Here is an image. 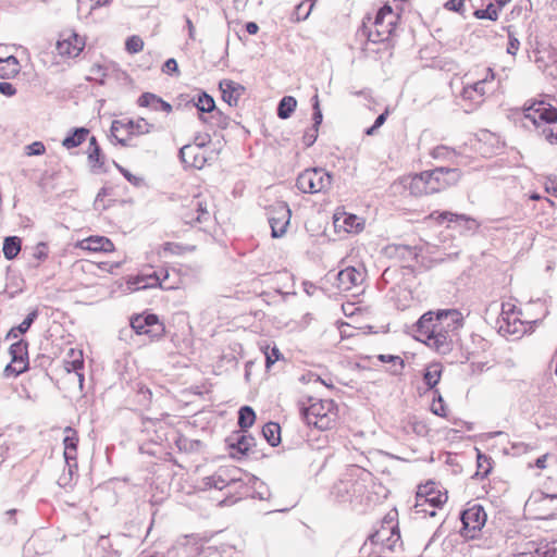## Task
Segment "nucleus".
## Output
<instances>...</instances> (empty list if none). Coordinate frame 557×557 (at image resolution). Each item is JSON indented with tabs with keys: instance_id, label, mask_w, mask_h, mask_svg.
<instances>
[{
	"instance_id": "obj_28",
	"label": "nucleus",
	"mask_w": 557,
	"mask_h": 557,
	"mask_svg": "<svg viewBox=\"0 0 557 557\" xmlns=\"http://www.w3.org/2000/svg\"><path fill=\"white\" fill-rule=\"evenodd\" d=\"M137 106L140 108H147L153 111H162L171 113L173 108L171 103L163 100L161 97L152 92H144L137 99Z\"/></svg>"
},
{
	"instance_id": "obj_15",
	"label": "nucleus",
	"mask_w": 557,
	"mask_h": 557,
	"mask_svg": "<svg viewBox=\"0 0 557 557\" xmlns=\"http://www.w3.org/2000/svg\"><path fill=\"white\" fill-rule=\"evenodd\" d=\"M487 515L483 506L479 504H468V507L461 515V535L468 540L476 539L485 525Z\"/></svg>"
},
{
	"instance_id": "obj_7",
	"label": "nucleus",
	"mask_w": 557,
	"mask_h": 557,
	"mask_svg": "<svg viewBox=\"0 0 557 557\" xmlns=\"http://www.w3.org/2000/svg\"><path fill=\"white\" fill-rule=\"evenodd\" d=\"M522 112L549 144H557V108L547 101L533 99L524 103Z\"/></svg>"
},
{
	"instance_id": "obj_25",
	"label": "nucleus",
	"mask_w": 557,
	"mask_h": 557,
	"mask_svg": "<svg viewBox=\"0 0 557 557\" xmlns=\"http://www.w3.org/2000/svg\"><path fill=\"white\" fill-rule=\"evenodd\" d=\"M222 99L231 107H237L246 88L232 79H222L219 84Z\"/></svg>"
},
{
	"instance_id": "obj_33",
	"label": "nucleus",
	"mask_w": 557,
	"mask_h": 557,
	"mask_svg": "<svg viewBox=\"0 0 557 557\" xmlns=\"http://www.w3.org/2000/svg\"><path fill=\"white\" fill-rule=\"evenodd\" d=\"M403 429L406 432H412L418 435H426L429 433L426 421L416 414H408L405 417L403 420Z\"/></svg>"
},
{
	"instance_id": "obj_10",
	"label": "nucleus",
	"mask_w": 557,
	"mask_h": 557,
	"mask_svg": "<svg viewBox=\"0 0 557 557\" xmlns=\"http://www.w3.org/2000/svg\"><path fill=\"white\" fill-rule=\"evenodd\" d=\"M153 129L154 125L141 116L114 120L111 124V134L122 146H128L133 137L150 134Z\"/></svg>"
},
{
	"instance_id": "obj_51",
	"label": "nucleus",
	"mask_w": 557,
	"mask_h": 557,
	"mask_svg": "<svg viewBox=\"0 0 557 557\" xmlns=\"http://www.w3.org/2000/svg\"><path fill=\"white\" fill-rule=\"evenodd\" d=\"M468 359L471 362V366L474 370L483 371L485 366H488L492 361V359L484 357V360L480 359V356L475 351H469L468 352Z\"/></svg>"
},
{
	"instance_id": "obj_53",
	"label": "nucleus",
	"mask_w": 557,
	"mask_h": 557,
	"mask_svg": "<svg viewBox=\"0 0 557 557\" xmlns=\"http://www.w3.org/2000/svg\"><path fill=\"white\" fill-rule=\"evenodd\" d=\"M49 256V247L46 243L40 242L34 248L33 257L38 262H44L48 259Z\"/></svg>"
},
{
	"instance_id": "obj_39",
	"label": "nucleus",
	"mask_w": 557,
	"mask_h": 557,
	"mask_svg": "<svg viewBox=\"0 0 557 557\" xmlns=\"http://www.w3.org/2000/svg\"><path fill=\"white\" fill-rule=\"evenodd\" d=\"M256 421V413L249 406H244L238 411V426L242 431L250 429Z\"/></svg>"
},
{
	"instance_id": "obj_47",
	"label": "nucleus",
	"mask_w": 557,
	"mask_h": 557,
	"mask_svg": "<svg viewBox=\"0 0 557 557\" xmlns=\"http://www.w3.org/2000/svg\"><path fill=\"white\" fill-rule=\"evenodd\" d=\"M265 356V367L270 369L276 361L283 358L282 352L276 346L270 347L269 345L262 348Z\"/></svg>"
},
{
	"instance_id": "obj_44",
	"label": "nucleus",
	"mask_w": 557,
	"mask_h": 557,
	"mask_svg": "<svg viewBox=\"0 0 557 557\" xmlns=\"http://www.w3.org/2000/svg\"><path fill=\"white\" fill-rule=\"evenodd\" d=\"M500 10L497 4L490 3L486 9L475 10L473 14L479 20L497 21Z\"/></svg>"
},
{
	"instance_id": "obj_64",
	"label": "nucleus",
	"mask_w": 557,
	"mask_h": 557,
	"mask_svg": "<svg viewBox=\"0 0 557 557\" xmlns=\"http://www.w3.org/2000/svg\"><path fill=\"white\" fill-rule=\"evenodd\" d=\"M138 393L141 394L147 401H149V403L151 401V399H152V392H151L150 388H148L145 385H141L138 388Z\"/></svg>"
},
{
	"instance_id": "obj_9",
	"label": "nucleus",
	"mask_w": 557,
	"mask_h": 557,
	"mask_svg": "<svg viewBox=\"0 0 557 557\" xmlns=\"http://www.w3.org/2000/svg\"><path fill=\"white\" fill-rule=\"evenodd\" d=\"M309 405H301V413L308 424L320 430L332 429L338 418V408L333 399H318L310 397Z\"/></svg>"
},
{
	"instance_id": "obj_36",
	"label": "nucleus",
	"mask_w": 557,
	"mask_h": 557,
	"mask_svg": "<svg viewBox=\"0 0 557 557\" xmlns=\"http://www.w3.org/2000/svg\"><path fill=\"white\" fill-rule=\"evenodd\" d=\"M21 248H22V240L20 237L9 236V237L4 238L2 250H3V255H4L5 259H8V260L15 259L18 256Z\"/></svg>"
},
{
	"instance_id": "obj_11",
	"label": "nucleus",
	"mask_w": 557,
	"mask_h": 557,
	"mask_svg": "<svg viewBox=\"0 0 557 557\" xmlns=\"http://www.w3.org/2000/svg\"><path fill=\"white\" fill-rule=\"evenodd\" d=\"M196 232L188 230H176L172 233L169 240L160 245L156 253L159 258H170L175 256H184L194 251L197 247Z\"/></svg>"
},
{
	"instance_id": "obj_41",
	"label": "nucleus",
	"mask_w": 557,
	"mask_h": 557,
	"mask_svg": "<svg viewBox=\"0 0 557 557\" xmlns=\"http://www.w3.org/2000/svg\"><path fill=\"white\" fill-rule=\"evenodd\" d=\"M195 106L200 112L199 115H205V113H212L216 109L214 99L207 92H201L197 96Z\"/></svg>"
},
{
	"instance_id": "obj_60",
	"label": "nucleus",
	"mask_w": 557,
	"mask_h": 557,
	"mask_svg": "<svg viewBox=\"0 0 557 557\" xmlns=\"http://www.w3.org/2000/svg\"><path fill=\"white\" fill-rule=\"evenodd\" d=\"M0 94L12 97L16 94V88L11 83L2 82L0 83Z\"/></svg>"
},
{
	"instance_id": "obj_22",
	"label": "nucleus",
	"mask_w": 557,
	"mask_h": 557,
	"mask_svg": "<svg viewBox=\"0 0 557 557\" xmlns=\"http://www.w3.org/2000/svg\"><path fill=\"white\" fill-rule=\"evenodd\" d=\"M208 150L203 144H188L181 148L180 157L185 168L202 169L207 163Z\"/></svg>"
},
{
	"instance_id": "obj_1",
	"label": "nucleus",
	"mask_w": 557,
	"mask_h": 557,
	"mask_svg": "<svg viewBox=\"0 0 557 557\" xmlns=\"http://www.w3.org/2000/svg\"><path fill=\"white\" fill-rule=\"evenodd\" d=\"M463 325V315L457 309L429 311L417 323V338L437 351H446L450 335Z\"/></svg>"
},
{
	"instance_id": "obj_16",
	"label": "nucleus",
	"mask_w": 557,
	"mask_h": 557,
	"mask_svg": "<svg viewBox=\"0 0 557 557\" xmlns=\"http://www.w3.org/2000/svg\"><path fill=\"white\" fill-rule=\"evenodd\" d=\"M131 326L137 335H145L150 341L164 336L165 326L159 317L153 313H140L131 319Z\"/></svg>"
},
{
	"instance_id": "obj_29",
	"label": "nucleus",
	"mask_w": 557,
	"mask_h": 557,
	"mask_svg": "<svg viewBox=\"0 0 557 557\" xmlns=\"http://www.w3.org/2000/svg\"><path fill=\"white\" fill-rule=\"evenodd\" d=\"M64 367L67 372H76L79 377V382L82 383L84 380V375L81 373V371L84 369L83 350L78 348H70L64 358Z\"/></svg>"
},
{
	"instance_id": "obj_17",
	"label": "nucleus",
	"mask_w": 557,
	"mask_h": 557,
	"mask_svg": "<svg viewBox=\"0 0 557 557\" xmlns=\"http://www.w3.org/2000/svg\"><path fill=\"white\" fill-rule=\"evenodd\" d=\"M85 38L73 29H64L57 41L58 54L63 59L76 58L84 50Z\"/></svg>"
},
{
	"instance_id": "obj_38",
	"label": "nucleus",
	"mask_w": 557,
	"mask_h": 557,
	"mask_svg": "<svg viewBox=\"0 0 557 557\" xmlns=\"http://www.w3.org/2000/svg\"><path fill=\"white\" fill-rule=\"evenodd\" d=\"M210 117H207L205 115H199V119L203 122L209 124L212 127H218L221 129H225L230 125V117L224 114L222 111L215 109L212 113H210Z\"/></svg>"
},
{
	"instance_id": "obj_34",
	"label": "nucleus",
	"mask_w": 557,
	"mask_h": 557,
	"mask_svg": "<svg viewBox=\"0 0 557 557\" xmlns=\"http://www.w3.org/2000/svg\"><path fill=\"white\" fill-rule=\"evenodd\" d=\"M89 133V129L86 127L75 128L64 137L62 140V146L67 150L76 148L87 140Z\"/></svg>"
},
{
	"instance_id": "obj_45",
	"label": "nucleus",
	"mask_w": 557,
	"mask_h": 557,
	"mask_svg": "<svg viewBox=\"0 0 557 557\" xmlns=\"http://www.w3.org/2000/svg\"><path fill=\"white\" fill-rule=\"evenodd\" d=\"M37 310H33L30 313H28V315L22 321V323L17 327H13L9 331L7 337H16V331H18L20 333L27 332L33 322L35 321V319L37 318Z\"/></svg>"
},
{
	"instance_id": "obj_2",
	"label": "nucleus",
	"mask_w": 557,
	"mask_h": 557,
	"mask_svg": "<svg viewBox=\"0 0 557 557\" xmlns=\"http://www.w3.org/2000/svg\"><path fill=\"white\" fill-rule=\"evenodd\" d=\"M496 89L494 70L486 63L471 66L463 75L461 101L471 110L480 107Z\"/></svg>"
},
{
	"instance_id": "obj_54",
	"label": "nucleus",
	"mask_w": 557,
	"mask_h": 557,
	"mask_svg": "<svg viewBox=\"0 0 557 557\" xmlns=\"http://www.w3.org/2000/svg\"><path fill=\"white\" fill-rule=\"evenodd\" d=\"M388 115H389V109H388V108H386V109L384 110V112H383L382 114H380V115L376 117V120H375L374 124H373L370 128H368V129L366 131V134H367L368 136H372V135H374V133L376 132V129H377V128H380V127L385 123V121H386V119H387V116H388Z\"/></svg>"
},
{
	"instance_id": "obj_32",
	"label": "nucleus",
	"mask_w": 557,
	"mask_h": 557,
	"mask_svg": "<svg viewBox=\"0 0 557 557\" xmlns=\"http://www.w3.org/2000/svg\"><path fill=\"white\" fill-rule=\"evenodd\" d=\"M443 374V366L440 362H433L425 367L423 371V382L429 389H434L440 383Z\"/></svg>"
},
{
	"instance_id": "obj_42",
	"label": "nucleus",
	"mask_w": 557,
	"mask_h": 557,
	"mask_svg": "<svg viewBox=\"0 0 557 557\" xmlns=\"http://www.w3.org/2000/svg\"><path fill=\"white\" fill-rule=\"evenodd\" d=\"M297 107V100L292 96H285L278 103L277 115L281 119H288Z\"/></svg>"
},
{
	"instance_id": "obj_50",
	"label": "nucleus",
	"mask_w": 557,
	"mask_h": 557,
	"mask_svg": "<svg viewBox=\"0 0 557 557\" xmlns=\"http://www.w3.org/2000/svg\"><path fill=\"white\" fill-rule=\"evenodd\" d=\"M319 129L320 128L311 125L304 132L301 141L305 147H311L317 141Z\"/></svg>"
},
{
	"instance_id": "obj_37",
	"label": "nucleus",
	"mask_w": 557,
	"mask_h": 557,
	"mask_svg": "<svg viewBox=\"0 0 557 557\" xmlns=\"http://www.w3.org/2000/svg\"><path fill=\"white\" fill-rule=\"evenodd\" d=\"M425 220L437 225H442L445 222L454 223L459 220H465V216L450 211H433L425 218Z\"/></svg>"
},
{
	"instance_id": "obj_23",
	"label": "nucleus",
	"mask_w": 557,
	"mask_h": 557,
	"mask_svg": "<svg viewBox=\"0 0 557 557\" xmlns=\"http://www.w3.org/2000/svg\"><path fill=\"white\" fill-rule=\"evenodd\" d=\"M168 278V272L164 274L162 278L156 274L131 276L127 280V288L132 292L151 288L156 286H160L161 288L168 290L176 288L177 286L175 284L169 283Z\"/></svg>"
},
{
	"instance_id": "obj_46",
	"label": "nucleus",
	"mask_w": 557,
	"mask_h": 557,
	"mask_svg": "<svg viewBox=\"0 0 557 557\" xmlns=\"http://www.w3.org/2000/svg\"><path fill=\"white\" fill-rule=\"evenodd\" d=\"M203 484L208 488L223 490L227 486L228 480L224 479L219 472L203 479Z\"/></svg>"
},
{
	"instance_id": "obj_27",
	"label": "nucleus",
	"mask_w": 557,
	"mask_h": 557,
	"mask_svg": "<svg viewBox=\"0 0 557 557\" xmlns=\"http://www.w3.org/2000/svg\"><path fill=\"white\" fill-rule=\"evenodd\" d=\"M63 457L65 463H70V461L77 462L78 456V444H79V435L77 430L66 426L63 430Z\"/></svg>"
},
{
	"instance_id": "obj_31",
	"label": "nucleus",
	"mask_w": 557,
	"mask_h": 557,
	"mask_svg": "<svg viewBox=\"0 0 557 557\" xmlns=\"http://www.w3.org/2000/svg\"><path fill=\"white\" fill-rule=\"evenodd\" d=\"M88 162L92 169L101 170L104 166V154L95 136L89 138V145L87 149Z\"/></svg>"
},
{
	"instance_id": "obj_35",
	"label": "nucleus",
	"mask_w": 557,
	"mask_h": 557,
	"mask_svg": "<svg viewBox=\"0 0 557 557\" xmlns=\"http://www.w3.org/2000/svg\"><path fill=\"white\" fill-rule=\"evenodd\" d=\"M67 470L64 471L58 479L59 486L63 488H73L77 481V471L78 465L77 462L70 461L66 463Z\"/></svg>"
},
{
	"instance_id": "obj_19",
	"label": "nucleus",
	"mask_w": 557,
	"mask_h": 557,
	"mask_svg": "<svg viewBox=\"0 0 557 557\" xmlns=\"http://www.w3.org/2000/svg\"><path fill=\"white\" fill-rule=\"evenodd\" d=\"M269 223L273 237H282L289 225L292 212L284 201H276L268 208Z\"/></svg>"
},
{
	"instance_id": "obj_3",
	"label": "nucleus",
	"mask_w": 557,
	"mask_h": 557,
	"mask_svg": "<svg viewBox=\"0 0 557 557\" xmlns=\"http://www.w3.org/2000/svg\"><path fill=\"white\" fill-rule=\"evenodd\" d=\"M462 176L460 169L438 166L412 175L408 183V189L414 197L440 194L457 186Z\"/></svg>"
},
{
	"instance_id": "obj_43",
	"label": "nucleus",
	"mask_w": 557,
	"mask_h": 557,
	"mask_svg": "<svg viewBox=\"0 0 557 557\" xmlns=\"http://www.w3.org/2000/svg\"><path fill=\"white\" fill-rule=\"evenodd\" d=\"M431 411L442 418H446L448 416V407L445 404L443 396L437 389H434V396L431 404Z\"/></svg>"
},
{
	"instance_id": "obj_56",
	"label": "nucleus",
	"mask_w": 557,
	"mask_h": 557,
	"mask_svg": "<svg viewBox=\"0 0 557 557\" xmlns=\"http://www.w3.org/2000/svg\"><path fill=\"white\" fill-rule=\"evenodd\" d=\"M465 1L466 0H448L444 3V8L447 11L462 14L465 12Z\"/></svg>"
},
{
	"instance_id": "obj_52",
	"label": "nucleus",
	"mask_w": 557,
	"mask_h": 557,
	"mask_svg": "<svg viewBox=\"0 0 557 557\" xmlns=\"http://www.w3.org/2000/svg\"><path fill=\"white\" fill-rule=\"evenodd\" d=\"M27 157L42 156L46 152V146L42 141H34L24 148Z\"/></svg>"
},
{
	"instance_id": "obj_48",
	"label": "nucleus",
	"mask_w": 557,
	"mask_h": 557,
	"mask_svg": "<svg viewBox=\"0 0 557 557\" xmlns=\"http://www.w3.org/2000/svg\"><path fill=\"white\" fill-rule=\"evenodd\" d=\"M555 465H557L555 451L546 453L540 456L534 462V467H536L541 471L548 470Z\"/></svg>"
},
{
	"instance_id": "obj_24",
	"label": "nucleus",
	"mask_w": 557,
	"mask_h": 557,
	"mask_svg": "<svg viewBox=\"0 0 557 557\" xmlns=\"http://www.w3.org/2000/svg\"><path fill=\"white\" fill-rule=\"evenodd\" d=\"M75 248L89 253H112L116 250L114 243L107 236L90 235L77 240Z\"/></svg>"
},
{
	"instance_id": "obj_63",
	"label": "nucleus",
	"mask_w": 557,
	"mask_h": 557,
	"mask_svg": "<svg viewBox=\"0 0 557 557\" xmlns=\"http://www.w3.org/2000/svg\"><path fill=\"white\" fill-rule=\"evenodd\" d=\"M480 140L492 141L496 143L497 145L499 144L498 137L495 134L486 131L481 133Z\"/></svg>"
},
{
	"instance_id": "obj_62",
	"label": "nucleus",
	"mask_w": 557,
	"mask_h": 557,
	"mask_svg": "<svg viewBox=\"0 0 557 557\" xmlns=\"http://www.w3.org/2000/svg\"><path fill=\"white\" fill-rule=\"evenodd\" d=\"M519 47H520L519 40L517 38L510 36L508 47H507V52L515 55L517 53V51L519 50Z\"/></svg>"
},
{
	"instance_id": "obj_26",
	"label": "nucleus",
	"mask_w": 557,
	"mask_h": 557,
	"mask_svg": "<svg viewBox=\"0 0 557 557\" xmlns=\"http://www.w3.org/2000/svg\"><path fill=\"white\" fill-rule=\"evenodd\" d=\"M363 281V274L354 267H347L337 274V288L341 292H350Z\"/></svg>"
},
{
	"instance_id": "obj_13",
	"label": "nucleus",
	"mask_w": 557,
	"mask_h": 557,
	"mask_svg": "<svg viewBox=\"0 0 557 557\" xmlns=\"http://www.w3.org/2000/svg\"><path fill=\"white\" fill-rule=\"evenodd\" d=\"M557 550L548 543L521 540L511 543L503 557H556Z\"/></svg>"
},
{
	"instance_id": "obj_6",
	"label": "nucleus",
	"mask_w": 557,
	"mask_h": 557,
	"mask_svg": "<svg viewBox=\"0 0 557 557\" xmlns=\"http://www.w3.org/2000/svg\"><path fill=\"white\" fill-rule=\"evenodd\" d=\"M397 516L396 510L388 511L381 521L380 528L364 543L366 547H370L372 555L387 557L397 546H400Z\"/></svg>"
},
{
	"instance_id": "obj_55",
	"label": "nucleus",
	"mask_w": 557,
	"mask_h": 557,
	"mask_svg": "<svg viewBox=\"0 0 557 557\" xmlns=\"http://www.w3.org/2000/svg\"><path fill=\"white\" fill-rule=\"evenodd\" d=\"M322 120H323V115H322V111L320 109L319 96L314 95V97H313V124H312V126H315V127L320 128Z\"/></svg>"
},
{
	"instance_id": "obj_18",
	"label": "nucleus",
	"mask_w": 557,
	"mask_h": 557,
	"mask_svg": "<svg viewBox=\"0 0 557 557\" xmlns=\"http://www.w3.org/2000/svg\"><path fill=\"white\" fill-rule=\"evenodd\" d=\"M10 363L4 368L7 376H17L28 370V344L25 341H18L10 346Z\"/></svg>"
},
{
	"instance_id": "obj_14",
	"label": "nucleus",
	"mask_w": 557,
	"mask_h": 557,
	"mask_svg": "<svg viewBox=\"0 0 557 557\" xmlns=\"http://www.w3.org/2000/svg\"><path fill=\"white\" fill-rule=\"evenodd\" d=\"M332 184V176L323 169H307L301 172L296 181V186L301 193L317 194L326 190Z\"/></svg>"
},
{
	"instance_id": "obj_8",
	"label": "nucleus",
	"mask_w": 557,
	"mask_h": 557,
	"mask_svg": "<svg viewBox=\"0 0 557 557\" xmlns=\"http://www.w3.org/2000/svg\"><path fill=\"white\" fill-rule=\"evenodd\" d=\"M448 500V492L441 483L429 480L419 484L416 492L414 511L422 518L435 517Z\"/></svg>"
},
{
	"instance_id": "obj_61",
	"label": "nucleus",
	"mask_w": 557,
	"mask_h": 557,
	"mask_svg": "<svg viewBox=\"0 0 557 557\" xmlns=\"http://www.w3.org/2000/svg\"><path fill=\"white\" fill-rule=\"evenodd\" d=\"M163 72L168 74H173L178 72V65L175 59H169L165 61L163 65Z\"/></svg>"
},
{
	"instance_id": "obj_57",
	"label": "nucleus",
	"mask_w": 557,
	"mask_h": 557,
	"mask_svg": "<svg viewBox=\"0 0 557 557\" xmlns=\"http://www.w3.org/2000/svg\"><path fill=\"white\" fill-rule=\"evenodd\" d=\"M121 267V262H98L97 268L101 271H106L108 273H113L116 269Z\"/></svg>"
},
{
	"instance_id": "obj_5",
	"label": "nucleus",
	"mask_w": 557,
	"mask_h": 557,
	"mask_svg": "<svg viewBox=\"0 0 557 557\" xmlns=\"http://www.w3.org/2000/svg\"><path fill=\"white\" fill-rule=\"evenodd\" d=\"M407 0H387L376 12L368 32V39L374 44L388 40L400 22Z\"/></svg>"
},
{
	"instance_id": "obj_30",
	"label": "nucleus",
	"mask_w": 557,
	"mask_h": 557,
	"mask_svg": "<svg viewBox=\"0 0 557 557\" xmlns=\"http://www.w3.org/2000/svg\"><path fill=\"white\" fill-rule=\"evenodd\" d=\"M21 72L20 61L13 55L0 58V78L11 79Z\"/></svg>"
},
{
	"instance_id": "obj_4",
	"label": "nucleus",
	"mask_w": 557,
	"mask_h": 557,
	"mask_svg": "<svg viewBox=\"0 0 557 557\" xmlns=\"http://www.w3.org/2000/svg\"><path fill=\"white\" fill-rule=\"evenodd\" d=\"M216 212L218 206L213 196L208 191H200L182 201L178 216L184 224L207 231L215 224Z\"/></svg>"
},
{
	"instance_id": "obj_49",
	"label": "nucleus",
	"mask_w": 557,
	"mask_h": 557,
	"mask_svg": "<svg viewBox=\"0 0 557 557\" xmlns=\"http://www.w3.org/2000/svg\"><path fill=\"white\" fill-rule=\"evenodd\" d=\"M144 46V40L137 35L128 37L125 42V49L129 53H138L143 51Z\"/></svg>"
},
{
	"instance_id": "obj_21",
	"label": "nucleus",
	"mask_w": 557,
	"mask_h": 557,
	"mask_svg": "<svg viewBox=\"0 0 557 557\" xmlns=\"http://www.w3.org/2000/svg\"><path fill=\"white\" fill-rule=\"evenodd\" d=\"M530 305L519 309H516V306L510 304L503 306L504 320H506L508 324L512 323L515 325L513 333L522 331L525 324H531L539 320V318H534L530 314Z\"/></svg>"
},
{
	"instance_id": "obj_58",
	"label": "nucleus",
	"mask_w": 557,
	"mask_h": 557,
	"mask_svg": "<svg viewBox=\"0 0 557 557\" xmlns=\"http://www.w3.org/2000/svg\"><path fill=\"white\" fill-rule=\"evenodd\" d=\"M386 250L389 255H393V253H400V255L409 253V255H411L412 253V250L410 247L403 246V245H391L387 247Z\"/></svg>"
},
{
	"instance_id": "obj_20",
	"label": "nucleus",
	"mask_w": 557,
	"mask_h": 557,
	"mask_svg": "<svg viewBox=\"0 0 557 557\" xmlns=\"http://www.w3.org/2000/svg\"><path fill=\"white\" fill-rule=\"evenodd\" d=\"M333 224L337 233L358 234L364 228V220L357 214L338 207L333 214Z\"/></svg>"
},
{
	"instance_id": "obj_59",
	"label": "nucleus",
	"mask_w": 557,
	"mask_h": 557,
	"mask_svg": "<svg viewBox=\"0 0 557 557\" xmlns=\"http://www.w3.org/2000/svg\"><path fill=\"white\" fill-rule=\"evenodd\" d=\"M252 438L246 435H242L240 438L237 441V448L242 453H247L250 449Z\"/></svg>"
},
{
	"instance_id": "obj_40",
	"label": "nucleus",
	"mask_w": 557,
	"mask_h": 557,
	"mask_svg": "<svg viewBox=\"0 0 557 557\" xmlns=\"http://www.w3.org/2000/svg\"><path fill=\"white\" fill-rule=\"evenodd\" d=\"M262 434L270 445L276 446L281 441V426L275 422L265 423L262 428Z\"/></svg>"
},
{
	"instance_id": "obj_12",
	"label": "nucleus",
	"mask_w": 557,
	"mask_h": 557,
	"mask_svg": "<svg viewBox=\"0 0 557 557\" xmlns=\"http://www.w3.org/2000/svg\"><path fill=\"white\" fill-rule=\"evenodd\" d=\"M524 513L534 520L554 518L557 515V493L533 492L524 504Z\"/></svg>"
}]
</instances>
